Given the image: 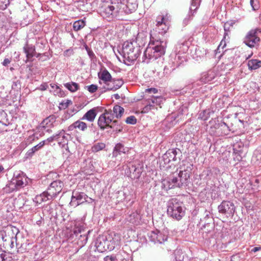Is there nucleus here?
<instances>
[{"label":"nucleus","instance_id":"nucleus-1","mask_svg":"<svg viewBox=\"0 0 261 261\" xmlns=\"http://www.w3.org/2000/svg\"><path fill=\"white\" fill-rule=\"evenodd\" d=\"M166 43L155 38V34L152 32L150 33V42L144 53V56L149 60H155L165 53Z\"/></svg>","mask_w":261,"mask_h":261},{"label":"nucleus","instance_id":"nucleus-2","mask_svg":"<svg viewBox=\"0 0 261 261\" xmlns=\"http://www.w3.org/2000/svg\"><path fill=\"white\" fill-rule=\"evenodd\" d=\"M122 51L125 58L129 61H134L139 55L140 46L135 40L126 41L123 44Z\"/></svg>","mask_w":261,"mask_h":261},{"label":"nucleus","instance_id":"nucleus-3","mask_svg":"<svg viewBox=\"0 0 261 261\" xmlns=\"http://www.w3.org/2000/svg\"><path fill=\"white\" fill-rule=\"evenodd\" d=\"M176 175H178V177L176 176H173L169 181L167 180H164V186L165 187L168 186V189H171L175 185L180 187L184 184L187 182L190 177L189 172L187 170H180L178 173H176Z\"/></svg>","mask_w":261,"mask_h":261},{"label":"nucleus","instance_id":"nucleus-4","mask_svg":"<svg viewBox=\"0 0 261 261\" xmlns=\"http://www.w3.org/2000/svg\"><path fill=\"white\" fill-rule=\"evenodd\" d=\"M167 213L172 218L177 220H180L185 215L182 203L175 199H172L169 202Z\"/></svg>","mask_w":261,"mask_h":261},{"label":"nucleus","instance_id":"nucleus-5","mask_svg":"<svg viewBox=\"0 0 261 261\" xmlns=\"http://www.w3.org/2000/svg\"><path fill=\"white\" fill-rule=\"evenodd\" d=\"M119 2H118L117 4L113 2L105 3L101 7V15L107 18L113 17L119 11Z\"/></svg>","mask_w":261,"mask_h":261},{"label":"nucleus","instance_id":"nucleus-6","mask_svg":"<svg viewBox=\"0 0 261 261\" xmlns=\"http://www.w3.org/2000/svg\"><path fill=\"white\" fill-rule=\"evenodd\" d=\"M114 118L111 110H106L105 112L101 114L98 119V124L101 129H104L106 127L112 128L110 123L113 121V123H116V120H113Z\"/></svg>","mask_w":261,"mask_h":261},{"label":"nucleus","instance_id":"nucleus-7","mask_svg":"<svg viewBox=\"0 0 261 261\" xmlns=\"http://www.w3.org/2000/svg\"><path fill=\"white\" fill-rule=\"evenodd\" d=\"M169 20L167 15L165 16H159L156 18L155 32L163 35L165 34L169 29Z\"/></svg>","mask_w":261,"mask_h":261},{"label":"nucleus","instance_id":"nucleus-8","mask_svg":"<svg viewBox=\"0 0 261 261\" xmlns=\"http://www.w3.org/2000/svg\"><path fill=\"white\" fill-rule=\"evenodd\" d=\"M19 231L18 229L12 226H8L4 229L0 230V242H9L11 238H13V236L17 234Z\"/></svg>","mask_w":261,"mask_h":261},{"label":"nucleus","instance_id":"nucleus-9","mask_svg":"<svg viewBox=\"0 0 261 261\" xmlns=\"http://www.w3.org/2000/svg\"><path fill=\"white\" fill-rule=\"evenodd\" d=\"M258 32L260 33V30L255 29L250 30L248 33L244 40V42L247 46L250 47H254L259 42V38L257 36Z\"/></svg>","mask_w":261,"mask_h":261},{"label":"nucleus","instance_id":"nucleus-10","mask_svg":"<svg viewBox=\"0 0 261 261\" xmlns=\"http://www.w3.org/2000/svg\"><path fill=\"white\" fill-rule=\"evenodd\" d=\"M63 186V182L60 180L52 182L46 191L49 197L51 199L61 192Z\"/></svg>","mask_w":261,"mask_h":261},{"label":"nucleus","instance_id":"nucleus-11","mask_svg":"<svg viewBox=\"0 0 261 261\" xmlns=\"http://www.w3.org/2000/svg\"><path fill=\"white\" fill-rule=\"evenodd\" d=\"M108 244L109 250H113L116 247L121 245V238L119 234H109L106 237Z\"/></svg>","mask_w":261,"mask_h":261},{"label":"nucleus","instance_id":"nucleus-12","mask_svg":"<svg viewBox=\"0 0 261 261\" xmlns=\"http://www.w3.org/2000/svg\"><path fill=\"white\" fill-rule=\"evenodd\" d=\"M27 177L22 175H19L15 178L13 179L12 181L9 184V187L14 190L15 189H19L27 185Z\"/></svg>","mask_w":261,"mask_h":261},{"label":"nucleus","instance_id":"nucleus-13","mask_svg":"<svg viewBox=\"0 0 261 261\" xmlns=\"http://www.w3.org/2000/svg\"><path fill=\"white\" fill-rule=\"evenodd\" d=\"M219 212L222 214L232 215L235 211V207L233 203L230 201H223L218 206Z\"/></svg>","mask_w":261,"mask_h":261},{"label":"nucleus","instance_id":"nucleus-14","mask_svg":"<svg viewBox=\"0 0 261 261\" xmlns=\"http://www.w3.org/2000/svg\"><path fill=\"white\" fill-rule=\"evenodd\" d=\"M215 123V128L217 129V133L219 135L225 136L229 134L230 129L227 124L223 122H219L217 120H214L210 122V123Z\"/></svg>","mask_w":261,"mask_h":261},{"label":"nucleus","instance_id":"nucleus-15","mask_svg":"<svg viewBox=\"0 0 261 261\" xmlns=\"http://www.w3.org/2000/svg\"><path fill=\"white\" fill-rule=\"evenodd\" d=\"M164 99L161 97H152L147 100V105L144 108V111L147 112L154 108V106H160L164 101Z\"/></svg>","mask_w":261,"mask_h":261},{"label":"nucleus","instance_id":"nucleus-16","mask_svg":"<svg viewBox=\"0 0 261 261\" xmlns=\"http://www.w3.org/2000/svg\"><path fill=\"white\" fill-rule=\"evenodd\" d=\"M86 195L83 193L73 192L70 203L71 205L76 206L83 203L86 200Z\"/></svg>","mask_w":261,"mask_h":261},{"label":"nucleus","instance_id":"nucleus-17","mask_svg":"<svg viewBox=\"0 0 261 261\" xmlns=\"http://www.w3.org/2000/svg\"><path fill=\"white\" fill-rule=\"evenodd\" d=\"M150 238L151 240L154 243H162L167 240V236L163 234L160 231L156 230L151 232Z\"/></svg>","mask_w":261,"mask_h":261},{"label":"nucleus","instance_id":"nucleus-18","mask_svg":"<svg viewBox=\"0 0 261 261\" xmlns=\"http://www.w3.org/2000/svg\"><path fill=\"white\" fill-rule=\"evenodd\" d=\"M55 121V117L53 115L49 116L42 121L39 127L42 129H46L47 132H49L50 130L49 128L53 126Z\"/></svg>","mask_w":261,"mask_h":261},{"label":"nucleus","instance_id":"nucleus-19","mask_svg":"<svg viewBox=\"0 0 261 261\" xmlns=\"http://www.w3.org/2000/svg\"><path fill=\"white\" fill-rule=\"evenodd\" d=\"M95 246L97 250L101 252H103L109 250L108 244L106 237L99 238L97 240Z\"/></svg>","mask_w":261,"mask_h":261},{"label":"nucleus","instance_id":"nucleus-20","mask_svg":"<svg viewBox=\"0 0 261 261\" xmlns=\"http://www.w3.org/2000/svg\"><path fill=\"white\" fill-rule=\"evenodd\" d=\"M98 77L106 84L103 87H107V84L112 81L111 75L106 69L100 71L98 73Z\"/></svg>","mask_w":261,"mask_h":261},{"label":"nucleus","instance_id":"nucleus-21","mask_svg":"<svg viewBox=\"0 0 261 261\" xmlns=\"http://www.w3.org/2000/svg\"><path fill=\"white\" fill-rule=\"evenodd\" d=\"M123 84V82L121 80H113L111 82L107 84V87H103V88L106 90L115 91L119 89Z\"/></svg>","mask_w":261,"mask_h":261},{"label":"nucleus","instance_id":"nucleus-22","mask_svg":"<svg viewBox=\"0 0 261 261\" xmlns=\"http://www.w3.org/2000/svg\"><path fill=\"white\" fill-rule=\"evenodd\" d=\"M125 11L127 13H131L134 12L138 8V3L136 0H127L125 5Z\"/></svg>","mask_w":261,"mask_h":261},{"label":"nucleus","instance_id":"nucleus-23","mask_svg":"<svg viewBox=\"0 0 261 261\" xmlns=\"http://www.w3.org/2000/svg\"><path fill=\"white\" fill-rule=\"evenodd\" d=\"M87 128V126L86 123L77 120L70 125L68 127V129L72 130L74 128H78L80 130L84 131Z\"/></svg>","mask_w":261,"mask_h":261},{"label":"nucleus","instance_id":"nucleus-24","mask_svg":"<svg viewBox=\"0 0 261 261\" xmlns=\"http://www.w3.org/2000/svg\"><path fill=\"white\" fill-rule=\"evenodd\" d=\"M165 163H169L171 161L176 160V151L170 150L167 151L163 156Z\"/></svg>","mask_w":261,"mask_h":261},{"label":"nucleus","instance_id":"nucleus-25","mask_svg":"<svg viewBox=\"0 0 261 261\" xmlns=\"http://www.w3.org/2000/svg\"><path fill=\"white\" fill-rule=\"evenodd\" d=\"M96 116V113L94 109H92L88 111L81 118L82 120H87L90 122H93Z\"/></svg>","mask_w":261,"mask_h":261},{"label":"nucleus","instance_id":"nucleus-26","mask_svg":"<svg viewBox=\"0 0 261 261\" xmlns=\"http://www.w3.org/2000/svg\"><path fill=\"white\" fill-rule=\"evenodd\" d=\"M50 199L46 192H44L42 194L37 195L33 200L35 202L40 204L42 202Z\"/></svg>","mask_w":261,"mask_h":261},{"label":"nucleus","instance_id":"nucleus-27","mask_svg":"<svg viewBox=\"0 0 261 261\" xmlns=\"http://www.w3.org/2000/svg\"><path fill=\"white\" fill-rule=\"evenodd\" d=\"M24 52L26 54L27 62L30 58L35 56V49L34 46H30L28 44L23 47Z\"/></svg>","mask_w":261,"mask_h":261},{"label":"nucleus","instance_id":"nucleus-28","mask_svg":"<svg viewBox=\"0 0 261 261\" xmlns=\"http://www.w3.org/2000/svg\"><path fill=\"white\" fill-rule=\"evenodd\" d=\"M141 219V216L140 213L136 211L133 212L129 215L128 220L133 224H138L140 223Z\"/></svg>","mask_w":261,"mask_h":261},{"label":"nucleus","instance_id":"nucleus-29","mask_svg":"<svg viewBox=\"0 0 261 261\" xmlns=\"http://www.w3.org/2000/svg\"><path fill=\"white\" fill-rule=\"evenodd\" d=\"M248 68L250 70H255L261 67V61L250 60L248 62Z\"/></svg>","mask_w":261,"mask_h":261},{"label":"nucleus","instance_id":"nucleus-30","mask_svg":"<svg viewBox=\"0 0 261 261\" xmlns=\"http://www.w3.org/2000/svg\"><path fill=\"white\" fill-rule=\"evenodd\" d=\"M127 151H128V149L126 148H125L123 145L121 144H117L114 148V151H113V155L117 156V153H126Z\"/></svg>","mask_w":261,"mask_h":261},{"label":"nucleus","instance_id":"nucleus-31","mask_svg":"<svg viewBox=\"0 0 261 261\" xmlns=\"http://www.w3.org/2000/svg\"><path fill=\"white\" fill-rule=\"evenodd\" d=\"M112 111V113L113 112V114H114V116L115 115L117 118H120L124 113V109L118 105L115 106Z\"/></svg>","mask_w":261,"mask_h":261},{"label":"nucleus","instance_id":"nucleus-32","mask_svg":"<svg viewBox=\"0 0 261 261\" xmlns=\"http://www.w3.org/2000/svg\"><path fill=\"white\" fill-rule=\"evenodd\" d=\"M198 0L192 1L191 5L190 8V12L188 15L189 19H192V17L193 15L195 10L198 8Z\"/></svg>","mask_w":261,"mask_h":261},{"label":"nucleus","instance_id":"nucleus-33","mask_svg":"<svg viewBox=\"0 0 261 261\" xmlns=\"http://www.w3.org/2000/svg\"><path fill=\"white\" fill-rule=\"evenodd\" d=\"M84 230V223L82 222H76L74 225V233L78 234Z\"/></svg>","mask_w":261,"mask_h":261},{"label":"nucleus","instance_id":"nucleus-34","mask_svg":"<svg viewBox=\"0 0 261 261\" xmlns=\"http://www.w3.org/2000/svg\"><path fill=\"white\" fill-rule=\"evenodd\" d=\"M85 25V22L83 20L75 21L73 24V30L78 31L83 28Z\"/></svg>","mask_w":261,"mask_h":261},{"label":"nucleus","instance_id":"nucleus-35","mask_svg":"<svg viewBox=\"0 0 261 261\" xmlns=\"http://www.w3.org/2000/svg\"><path fill=\"white\" fill-rule=\"evenodd\" d=\"M0 261H13L11 254L0 250Z\"/></svg>","mask_w":261,"mask_h":261},{"label":"nucleus","instance_id":"nucleus-36","mask_svg":"<svg viewBox=\"0 0 261 261\" xmlns=\"http://www.w3.org/2000/svg\"><path fill=\"white\" fill-rule=\"evenodd\" d=\"M65 87L71 92H75L79 89V85L77 83L72 82L71 83H66L64 84Z\"/></svg>","mask_w":261,"mask_h":261},{"label":"nucleus","instance_id":"nucleus-37","mask_svg":"<svg viewBox=\"0 0 261 261\" xmlns=\"http://www.w3.org/2000/svg\"><path fill=\"white\" fill-rule=\"evenodd\" d=\"M106 145L103 143H97L94 144L91 148L92 152H98L105 147Z\"/></svg>","mask_w":261,"mask_h":261},{"label":"nucleus","instance_id":"nucleus-38","mask_svg":"<svg viewBox=\"0 0 261 261\" xmlns=\"http://www.w3.org/2000/svg\"><path fill=\"white\" fill-rule=\"evenodd\" d=\"M253 158L257 161H261V148H258L254 151Z\"/></svg>","mask_w":261,"mask_h":261},{"label":"nucleus","instance_id":"nucleus-39","mask_svg":"<svg viewBox=\"0 0 261 261\" xmlns=\"http://www.w3.org/2000/svg\"><path fill=\"white\" fill-rule=\"evenodd\" d=\"M125 122L127 124H135L137 122V119L134 116H130L126 119Z\"/></svg>","mask_w":261,"mask_h":261},{"label":"nucleus","instance_id":"nucleus-40","mask_svg":"<svg viewBox=\"0 0 261 261\" xmlns=\"http://www.w3.org/2000/svg\"><path fill=\"white\" fill-rule=\"evenodd\" d=\"M63 130L61 131L58 134H57L55 136H53L49 138H48L46 141H48V142H51L53 141L54 140L56 139L58 136H62L63 138H65L64 135H63Z\"/></svg>","mask_w":261,"mask_h":261},{"label":"nucleus","instance_id":"nucleus-41","mask_svg":"<svg viewBox=\"0 0 261 261\" xmlns=\"http://www.w3.org/2000/svg\"><path fill=\"white\" fill-rule=\"evenodd\" d=\"M9 4V0H0V9L5 10Z\"/></svg>","mask_w":261,"mask_h":261},{"label":"nucleus","instance_id":"nucleus-42","mask_svg":"<svg viewBox=\"0 0 261 261\" xmlns=\"http://www.w3.org/2000/svg\"><path fill=\"white\" fill-rule=\"evenodd\" d=\"M45 141H41L38 144H37V145L32 147V148L34 149V150L35 152L37 151V150H38L39 149L41 148L44 145Z\"/></svg>","mask_w":261,"mask_h":261},{"label":"nucleus","instance_id":"nucleus-43","mask_svg":"<svg viewBox=\"0 0 261 261\" xmlns=\"http://www.w3.org/2000/svg\"><path fill=\"white\" fill-rule=\"evenodd\" d=\"M87 87L88 91L91 93L95 92L97 89V86L95 85L92 84L88 86Z\"/></svg>","mask_w":261,"mask_h":261},{"label":"nucleus","instance_id":"nucleus-44","mask_svg":"<svg viewBox=\"0 0 261 261\" xmlns=\"http://www.w3.org/2000/svg\"><path fill=\"white\" fill-rule=\"evenodd\" d=\"M16 236L17 234L13 236V238H11L9 240V242H7L9 244H10L11 248H13L14 247V243H16Z\"/></svg>","mask_w":261,"mask_h":261},{"label":"nucleus","instance_id":"nucleus-45","mask_svg":"<svg viewBox=\"0 0 261 261\" xmlns=\"http://www.w3.org/2000/svg\"><path fill=\"white\" fill-rule=\"evenodd\" d=\"M117 260L116 256L113 255L107 256L104 258L105 261H116Z\"/></svg>","mask_w":261,"mask_h":261},{"label":"nucleus","instance_id":"nucleus-46","mask_svg":"<svg viewBox=\"0 0 261 261\" xmlns=\"http://www.w3.org/2000/svg\"><path fill=\"white\" fill-rule=\"evenodd\" d=\"M250 5L252 8L253 10H257L258 8V6L257 4L254 3V0H250Z\"/></svg>","mask_w":261,"mask_h":261},{"label":"nucleus","instance_id":"nucleus-47","mask_svg":"<svg viewBox=\"0 0 261 261\" xmlns=\"http://www.w3.org/2000/svg\"><path fill=\"white\" fill-rule=\"evenodd\" d=\"M35 151L34 150V149L32 148L30 150L28 151V152L26 153L27 158L31 157L33 155Z\"/></svg>","mask_w":261,"mask_h":261},{"label":"nucleus","instance_id":"nucleus-48","mask_svg":"<svg viewBox=\"0 0 261 261\" xmlns=\"http://www.w3.org/2000/svg\"><path fill=\"white\" fill-rule=\"evenodd\" d=\"M145 91L146 92L153 93L155 94L158 92V90L155 88H151L146 89Z\"/></svg>","mask_w":261,"mask_h":261},{"label":"nucleus","instance_id":"nucleus-49","mask_svg":"<svg viewBox=\"0 0 261 261\" xmlns=\"http://www.w3.org/2000/svg\"><path fill=\"white\" fill-rule=\"evenodd\" d=\"M229 26V24L228 23H225L224 24V31H225V37H224V38H225V36L226 35H227V31H228Z\"/></svg>","mask_w":261,"mask_h":261},{"label":"nucleus","instance_id":"nucleus-50","mask_svg":"<svg viewBox=\"0 0 261 261\" xmlns=\"http://www.w3.org/2000/svg\"><path fill=\"white\" fill-rule=\"evenodd\" d=\"M11 62V60L8 58H6L4 59L3 65L5 66H7L9 64H10Z\"/></svg>","mask_w":261,"mask_h":261},{"label":"nucleus","instance_id":"nucleus-51","mask_svg":"<svg viewBox=\"0 0 261 261\" xmlns=\"http://www.w3.org/2000/svg\"><path fill=\"white\" fill-rule=\"evenodd\" d=\"M208 75V74H205L203 75V76H202V80L204 82H210V81H211L212 80V77L211 79H208L207 77V75Z\"/></svg>","mask_w":261,"mask_h":261},{"label":"nucleus","instance_id":"nucleus-52","mask_svg":"<svg viewBox=\"0 0 261 261\" xmlns=\"http://www.w3.org/2000/svg\"><path fill=\"white\" fill-rule=\"evenodd\" d=\"M205 113L206 112L204 111L202 113H200L199 115V118L203 120H206L207 117H204V115Z\"/></svg>","mask_w":261,"mask_h":261},{"label":"nucleus","instance_id":"nucleus-53","mask_svg":"<svg viewBox=\"0 0 261 261\" xmlns=\"http://www.w3.org/2000/svg\"><path fill=\"white\" fill-rule=\"evenodd\" d=\"M48 87V86L46 84H43L40 85V89L42 91L46 90Z\"/></svg>","mask_w":261,"mask_h":261},{"label":"nucleus","instance_id":"nucleus-54","mask_svg":"<svg viewBox=\"0 0 261 261\" xmlns=\"http://www.w3.org/2000/svg\"><path fill=\"white\" fill-rule=\"evenodd\" d=\"M239 258V255H234L231 256V261H240L238 260Z\"/></svg>","mask_w":261,"mask_h":261},{"label":"nucleus","instance_id":"nucleus-55","mask_svg":"<svg viewBox=\"0 0 261 261\" xmlns=\"http://www.w3.org/2000/svg\"><path fill=\"white\" fill-rule=\"evenodd\" d=\"M261 250V247H255L254 248H253L252 250H251V252H256L259 250Z\"/></svg>","mask_w":261,"mask_h":261},{"label":"nucleus","instance_id":"nucleus-56","mask_svg":"<svg viewBox=\"0 0 261 261\" xmlns=\"http://www.w3.org/2000/svg\"><path fill=\"white\" fill-rule=\"evenodd\" d=\"M114 96L116 99H118L120 98V96L118 94H115L114 95Z\"/></svg>","mask_w":261,"mask_h":261},{"label":"nucleus","instance_id":"nucleus-57","mask_svg":"<svg viewBox=\"0 0 261 261\" xmlns=\"http://www.w3.org/2000/svg\"><path fill=\"white\" fill-rule=\"evenodd\" d=\"M14 54L16 55V58H19L20 54H19V53L18 52L17 53L16 51H15L14 52Z\"/></svg>","mask_w":261,"mask_h":261},{"label":"nucleus","instance_id":"nucleus-58","mask_svg":"<svg viewBox=\"0 0 261 261\" xmlns=\"http://www.w3.org/2000/svg\"><path fill=\"white\" fill-rule=\"evenodd\" d=\"M4 170V168L2 166H0V173H1Z\"/></svg>","mask_w":261,"mask_h":261},{"label":"nucleus","instance_id":"nucleus-59","mask_svg":"<svg viewBox=\"0 0 261 261\" xmlns=\"http://www.w3.org/2000/svg\"><path fill=\"white\" fill-rule=\"evenodd\" d=\"M252 55V54H251L250 55H249L247 59L250 58Z\"/></svg>","mask_w":261,"mask_h":261},{"label":"nucleus","instance_id":"nucleus-60","mask_svg":"<svg viewBox=\"0 0 261 261\" xmlns=\"http://www.w3.org/2000/svg\"><path fill=\"white\" fill-rule=\"evenodd\" d=\"M222 43H223V40H222V41H221V43H220V44L219 46L222 44Z\"/></svg>","mask_w":261,"mask_h":261},{"label":"nucleus","instance_id":"nucleus-61","mask_svg":"<svg viewBox=\"0 0 261 261\" xmlns=\"http://www.w3.org/2000/svg\"><path fill=\"white\" fill-rule=\"evenodd\" d=\"M138 177H139V172H138Z\"/></svg>","mask_w":261,"mask_h":261},{"label":"nucleus","instance_id":"nucleus-62","mask_svg":"<svg viewBox=\"0 0 261 261\" xmlns=\"http://www.w3.org/2000/svg\"><path fill=\"white\" fill-rule=\"evenodd\" d=\"M119 1H120V3H121V0H119Z\"/></svg>","mask_w":261,"mask_h":261}]
</instances>
